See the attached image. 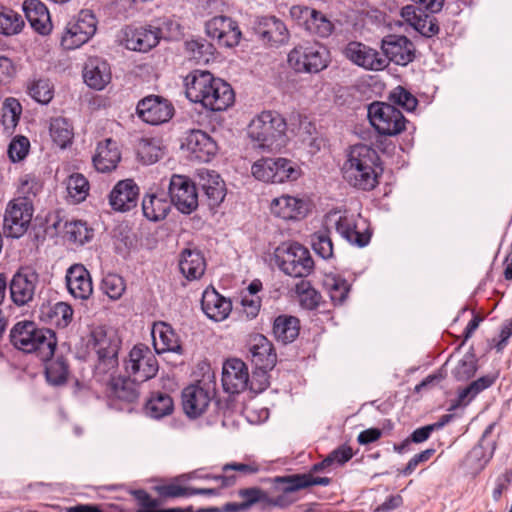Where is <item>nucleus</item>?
<instances>
[{
	"label": "nucleus",
	"mask_w": 512,
	"mask_h": 512,
	"mask_svg": "<svg viewBox=\"0 0 512 512\" xmlns=\"http://www.w3.org/2000/svg\"><path fill=\"white\" fill-rule=\"evenodd\" d=\"M270 210L274 216L281 219L297 220L306 215L308 206L302 198L282 195L272 200Z\"/></svg>",
	"instance_id": "bb28decb"
},
{
	"label": "nucleus",
	"mask_w": 512,
	"mask_h": 512,
	"mask_svg": "<svg viewBox=\"0 0 512 512\" xmlns=\"http://www.w3.org/2000/svg\"><path fill=\"white\" fill-rule=\"evenodd\" d=\"M121 341L113 328L97 326L92 329L88 346L96 355H118Z\"/></svg>",
	"instance_id": "b1692460"
},
{
	"label": "nucleus",
	"mask_w": 512,
	"mask_h": 512,
	"mask_svg": "<svg viewBox=\"0 0 512 512\" xmlns=\"http://www.w3.org/2000/svg\"><path fill=\"white\" fill-rule=\"evenodd\" d=\"M45 375L47 382L53 386H60L66 383L69 369L66 361L58 357L46 360Z\"/></svg>",
	"instance_id": "09e8293b"
},
{
	"label": "nucleus",
	"mask_w": 512,
	"mask_h": 512,
	"mask_svg": "<svg viewBox=\"0 0 512 512\" xmlns=\"http://www.w3.org/2000/svg\"><path fill=\"white\" fill-rule=\"evenodd\" d=\"M295 291L304 308L312 310L318 306L320 295L311 286L309 281L301 280L296 284Z\"/></svg>",
	"instance_id": "4d7b16f0"
},
{
	"label": "nucleus",
	"mask_w": 512,
	"mask_h": 512,
	"mask_svg": "<svg viewBox=\"0 0 512 512\" xmlns=\"http://www.w3.org/2000/svg\"><path fill=\"white\" fill-rule=\"evenodd\" d=\"M172 204L183 214H190L198 207L195 184L185 176L173 175L169 182Z\"/></svg>",
	"instance_id": "2eb2a0df"
},
{
	"label": "nucleus",
	"mask_w": 512,
	"mask_h": 512,
	"mask_svg": "<svg viewBox=\"0 0 512 512\" xmlns=\"http://www.w3.org/2000/svg\"><path fill=\"white\" fill-rule=\"evenodd\" d=\"M24 21L20 14L10 9L0 10V33L6 36L21 32Z\"/></svg>",
	"instance_id": "864d4df0"
},
{
	"label": "nucleus",
	"mask_w": 512,
	"mask_h": 512,
	"mask_svg": "<svg viewBox=\"0 0 512 512\" xmlns=\"http://www.w3.org/2000/svg\"><path fill=\"white\" fill-rule=\"evenodd\" d=\"M41 287L39 273L30 266L21 267L9 283L11 300L17 306L27 305L34 300Z\"/></svg>",
	"instance_id": "9d476101"
},
{
	"label": "nucleus",
	"mask_w": 512,
	"mask_h": 512,
	"mask_svg": "<svg viewBox=\"0 0 512 512\" xmlns=\"http://www.w3.org/2000/svg\"><path fill=\"white\" fill-rule=\"evenodd\" d=\"M250 359L255 369H273L277 356L272 343L263 335L257 334L251 338Z\"/></svg>",
	"instance_id": "cd10ccee"
},
{
	"label": "nucleus",
	"mask_w": 512,
	"mask_h": 512,
	"mask_svg": "<svg viewBox=\"0 0 512 512\" xmlns=\"http://www.w3.org/2000/svg\"><path fill=\"white\" fill-rule=\"evenodd\" d=\"M174 410V402L170 395L162 392L152 394L146 404L147 414L154 418L160 419L172 414Z\"/></svg>",
	"instance_id": "a18cd8bd"
},
{
	"label": "nucleus",
	"mask_w": 512,
	"mask_h": 512,
	"mask_svg": "<svg viewBox=\"0 0 512 512\" xmlns=\"http://www.w3.org/2000/svg\"><path fill=\"white\" fill-rule=\"evenodd\" d=\"M317 231L310 236V244L314 252L323 259H330L333 256V243L330 237L329 230Z\"/></svg>",
	"instance_id": "3c124183"
},
{
	"label": "nucleus",
	"mask_w": 512,
	"mask_h": 512,
	"mask_svg": "<svg viewBox=\"0 0 512 512\" xmlns=\"http://www.w3.org/2000/svg\"><path fill=\"white\" fill-rule=\"evenodd\" d=\"M179 267L185 278L196 280L203 276L206 262L199 250L185 249L181 253Z\"/></svg>",
	"instance_id": "58836bf2"
},
{
	"label": "nucleus",
	"mask_w": 512,
	"mask_h": 512,
	"mask_svg": "<svg viewBox=\"0 0 512 512\" xmlns=\"http://www.w3.org/2000/svg\"><path fill=\"white\" fill-rule=\"evenodd\" d=\"M323 286L335 305L343 304L350 291V285L348 282L340 275L332 273L325 275Z\"/></svg>",
	"instance_id": "79ce46f5"
},
{
	"label": "nucleus",
	"mask_w": 512,
	"mask_h": 512,
	"mask_svg": "<svg viewBox=\"0 0 512 512\" xmlns=\"http://www.w3.org/2000/svg\"><path fill=\"white\" fill-rule=\"evenodd\" d=\"M69 293L77 299L86 300L93 292L90 273L82 264L72 265L66 272Z\"/></svg>",
	"instance_id": "a878e982"
},
{
	"label": "nucleus",
	"mask_w": 512,
	"mask_h": 512,
	"mask_svg": "<svg viewBox=\"0 0 512 512\" xmlns=\"http://www.w3.org/2000/svg\"><path fill=\"white\" fill-rule=\"evenodd\" d=\"M206 33L216 39L219 45L224 47H234L239 44L241 31L235 21L226 16H217L206 23Z\"/></svg>",
	"instance_id": "a211bd4d"
},
{
	"label": "nucleus",
	"mask_w": 512,
	"mask_h": 512,
	"mask_svg": "<svg viewBox=\"0 0 512 512\" xmlns=\"http://www.w3.org/2000/svg\"><path fill=\"white\" fill-rule=\"evenodd\" d=\"M173 111L174 108L170 102L155 95L145 97L137 105L138 116L151 125L167 122L173 116Z\"/></svg>",
	"instance_id": "dca6fc26"
},
{
	"label": "nucleus",
	"mask_w": 512,
	"mask_h": 512,
	"mask_svg": "<svg viewBox=\"0 0 512 512\" xmlns=\"http://www.w3.org/2000/svg\"><path fill=\"white\" fill-rule=\"evenodd\" d=\"M389 100L406 111H413L418 104L417 98L402 86H397L391 91Z\"/></svg>",
	"instance_id": "e2e57ef3"
},
{
	"label": "nucleus",
	"mask_w": 512,
	"mask_h": 512,
	"mask_svg": "<svg viewBox=\"0 0 512 512\" xmlns=\"http://www.w3.org/2000/svg\"><path fill=\"white\" fill-rule=\"evenodd\" d=\"M171 204L166 193H149L142 200L143 214L150 221L163 220L168 215Z\"/></svg>",
	"instance_id": "e433bc0d"
},
{
	"label": "nucleus",
	"mask_w": 512,
	"mask_h": 512,
	"mask_svg": "<svg viewBox=\"0 0 512 512\" xmlns=\"http://www.w3.org/2000/svg\"><path fill=\"white\" fill-rule=\"evenodd\" d=\"M186 52L197 63H208L214 55V46L203 38L185 42Z\"/></svg>",
	"instance_id": "de8ad7c7"
},
{
	"label": "nucleus",
	"mask_w": 512,
	"mask_h": 512,
	"mask_svg": "<svg viewBox=\"0 0 512 512\" xmlns=\"http://www.w3.org/2000/svg\"><path fill=\"white\" fill-rule=\"evenodd\" d=\"M96 24V18L90 10H81L77 17L67 23L61 37V46L66 50L79 48L95 34Z\"/></svg>",
	"instance_id": "f8f14e48"
},
{
	"label": "nucleus",
	"mask_w": 512,
	"mask_h": 512,
	"mask_svg": "<svg viewBox=\"0 0 512 512\" xmlns=\"http://www.w3.org/2000/svg\"><path fill=\"white\" fill-rule=\"evenodd\" d=\"M386 57L397 65L406 66L415 58V46L402 35H387L381 41Z\"/></svg>",
	"instance_id": "aec40b11"
},
{
	"label": "nucleus",
	"mask_w": 512,
	"mask_h": 512,
	"mask_svg": "<svg viewBox=\"0 0 512 512\" xmlns=\"http://www.w3.org/2000/svg\"><path fill=\"white\" fill-rule=\"evenodd\" d=\"M287 123L275 111H263L255 116L248 127V135L257 148L277 151L286 146Z\"/></svg>",
	"instance_id": "20e7f679"
},
{
	"label": "nucleus",
	"mask_w": 512,
	"mask_h": 512,
	"mask_svg": "<svg viewBox=\"0 0 512 512\" xmlns=\"http://www.w3.org/2000/svg\"><path fill=\"white\" fill-rule=\"evenodd\" d=\"M159 40V31L156 28L140 27L126 33L125 45L129 50L147 52L154 48Z\"/></svg>",
	"instance_id": "72a5a7b5"
},
{
	"label": "nucleus",
	"mask_w": 512,
	"mask_h": 512,
	"mask_svg": "<svg viewBox=\"0 0 512 512\" xmlns=\"http://www.w3.org/2000/svg\"><path fill=\"white\" fill-rule=\"evenodd\" d=\"M253 29L259 39L271 46H278L287 43L289 32L286 25L274 16L258 17Z\"/></svg>",
	"instance_id": "6ab92c4d"
},
{
	"label": "nucleus",
	"mask_w": 512,
	"mask_h": 512,
	"mask_svg": "<svg viewBox=\"0 0 512 512\" xmlns=\"http://www.w3.org/2000/svg\"><path fill=\"white\" fill-rule=\"evenodd\" d=\"M139 188L131 179L119 181L109 194V203L115 211L125 212L136 207Z\"/></svg>",
	"instance_id": "393cba45"
},
{
	"label": "nucleus",
	"mask_w": 512,
	"mask_h": 512,
	"mask_svg": "<svg viewBox=\"0 0 512 512\" xmlns=\"http://www.w3.org/2000/svg\"><path fill=\"white\" fill-rule=\"evenodd\" d=\"M29 95L38 103L47 104L53 98L52 87L48 80L33 81L28 87Z\"/></svg>",
	"instance_id": "052dcab7"
},
{
	"label": "nucleus",
	"mask_w": 512,
	"mask_h": 512,
	"mask_svg": "<svg viewBox=\"0 0 512 512\" xmlns=\"http://www.w3.org/2000/svg\"><path fill=\"white\" fill-rule=\"evenodd\" d=\"M222 384L226 392L235 394L244 391L249 384L246 364L237 358L228 359L223 364Z\"/></svg>",
	"instance_id": "412c9836"
},
{
	"label": "nucleus",
	"mask_w": 512,
	"mask_h": 512,
	"mask_svg": "<svg viewBox=\"0 0 512 512\" xmlns=\"http://www.w3.org/2000/svg\"><path fill=\"white\" fill-rule=\"evenodd\" d=\"M156 353L181 352V345L172 327L165 322L154 323L151 331Z\"/></svg>",
	"instance_id": "2f4dec72"
},
{
	"label": "nucleus",
	"mask_w": 512,
	"mask_h": 512,
	"mask_svg": "<svg viewBox=\"0 0 512 512\" xmlns=\"http://www.w3.org/2000/svg\"><path fill=\"white\" fill-rule=\"evenodd\" d=\"M402 8V18L422 36L432 37L439 32V26L432 13L440 11L444 2H419Z\"/></svg>",
	"instance_id": "1a4fd4ad"
},
{
	"label": "nucleus",
	"mask_w": 512,
	"mask_h": 512,
	"mask_svg": "<svg viewBox=\"0 0 512 512\" xmlns=\"http://www.w3.org/2000/svg\"><path fill=\"white\" fill-rule=\"evenodd\" d=\"M185 146L191 158L200 162L210 161L218 149L216 142L201 130L190 131L186 137Z\"/></svg>",
	"instance_id": "5701e85b"
},
{
	"label": "nucleus",
	"mask_w": 512,
	"mask_h": 512,
	"mask_svg": "<svg viewBox=\"0 0 512 512\" xmlns=\"http://www.w3.org/2000/svg\"><path fill=\"white\" fill-rule=\"evenodd\" d=\"M200 185L209 200L210 206L219 205L225 198L226 190L224 182L219 174L213 170H201L199 172Z\"/></svg>",
	"instance_id": "c9c22d12"
},
{
	"label": "nucleus",
	"mask_w": 512,
	"mask_h": 512,
	"mask_svg": "<svg viewBox=\"0 0 512 512\" xmlns=\"http://www.w3.org/2000/svg\"><path fill=\"white\" fill-rule=\"evenodd\" d=\"M185 93L194 103L206 109L223 111L234 102V92L230 84L214 77L208 71L194 70L185 78Z\"/></svg>",
	"instance_id": "f257e3e1"
},
{
	"label": "nucleus",
	"mask_w": 512,
	"mask_h": 512,
	"mask_svg": "<svg viewBox=\"0 0 512 512\" xmlns=\"http://www.w3.org/2000/svg\"><path fill=\"white\" fill-rule=\"evenodd\" d=\"M305 29L319 37H328L333 31V25L325 15L315 10L314 16L308 21Z\"/></svg>",
	"instance_id": "13d9d810"
},
{
	"label": "nucleus",
	"mask_w": 512,
	"mask_h": 512,
	"mask_svg": "<svg viewBox=\"0 0 512 512\" xmlns=\"http://www.w3.org/2000/svg\"><path fill=\"white\" fill-rule=\"evenodd\" d=\"M64 227L67 239L76 244L83 245L93 237V230L82 221L66 222Z\"/></svg>",
	"instance_id": "5fc2aeb1"
},
{
	"label": "nucleus",
	"mask_w": 512,
	"mask_h": 512,
	"mask_svg": "<svg viewBox=\"0 0 512 512\" xmlns=\"http://www.w3.org/2000/svg\"><path fill=\"white\" fill-rule=\"evenodd\" d=\"M120 159L117 142L108 138L98 144L93 164L99 172L105 173L115 169Z\"/></svg>",
	"instance_id": "473e14b6"
},
{
	"label": "nucleus",
	"mask_w": 512,
	"mask_h": 512,
	"mask_svg": "<svg viewBox=\"0 0 512 512\" xmlns=\"http://www.w3.org/2000/svg\"><path fill=\"white\" fill-rule=\"evenodd\" d=\"M22 107L19 101L9 97L5 99L2 105V124L5 129H14L18 124Z\"/></svg>",
	"instance_id": "6e6d98bb"
},
{
	"label": "nucleus",
	"mask_w": 512,
	"mask_h": 512,
	"mask_svg": "<svg viewBox=\"0 0 512 512\" xmlns=\"http://www.w3.org/2000/svg\"><path fill=\"white\" fill-rule=\"evenodd\" d=\"M29 140L24 136L15 137L8 147V156L12 162L22 161L28 154Z\"/></svg>",
	"instance_id": "0e129e2a"
},
{
	"label": "nucleus",
	"mask_w": 512,
	"mask_h": 512,
	"mask_svg": "<svg viewBox=\"0 0 512 512\" xmlns=\"http://www.w3.org/2000/svg\"><path fill=\"white\" fill-rule=\"evenodd\" d=\"M343 53L351 62L368 70H381L386 66V60L377 51L360 42H350Z\"/></svg>",
	"instance_id": "4be33fe9"
},
{
	"label": "nucleus",
	"mask_w": 512,
	"mask_h": 512,
	"mask_svg": "<svg viewBox=\"0 0 512 512\" xmlns=\"http://www.w3.org/2000/svg\"><path fill=\"white\" fill-rule=\"evenodd\" d=\"M238 495L244 499L242 503L246 510L259 502L268 501L266 492L257 487L240 489Z\"/></svg>",
	"instance_id": "774afa93"
},
{
	"label": "nucleus",
	"mask_w": 512,
	"mask_h": 512,
	"mask_svg": "<svg viewBox=\"0 0 512 512\" xmlns=\"http://www.w3.org/2000/svg\"><path fill=\"white\" fill-rule=\"evenodd\" d=\"M324 226L334 228L348 243L365 247L371 239V232L360 215L330 211L325 215Z\"/></svg>",
	"instance_id": "39448f33"
},
{
	"label": "nucleus",
	"mask_w": 512,
	"mask_h": 512,
	"mask_svg": "<svg viewBox=\"0 0 512 512\" xmlns=\"http://www.w3.org/2000/svg\"><path fill=\"white\" fill-rule=\"evenodd\" d=\"M214 392L209 386L189 385L182 392V406L189 418H197L206 412Z\"/></svg>",
	"instance_id": "f3484780"
},
{
	"label": "nucleus",
	"mask_w": 512,
	"mask_h": 512,
	"mask_svg": "<svg viewBox=\"0 0 512 512\" xmlns=\"http://www.w3.org/2000/svg\"><path fill=\"white\" fill-rule=\"evenodd\" d=\"M485 433H488V430ZM485 435L486 434H484L480 442L469 451L464 460V466L469 473L473 475H477L482 471L493 455L494 448L491 443L486 442Z\"/></svg>",
	"instance_id": "4c0bfd02"
},
{
	"label": "nucleus",
	"mask_w": 512,
	"mask_h": 512,
	"mask_svg": "<svg viewBox=\"0 0 512 512\" xmlns=\"http://www.w3.org/2000/svg\"><path fill=\"white\" fill-rule=\"evenodd\" d=\"M118 370V355H97L94 377L98 382L107 386L113 382Z\"/></svg>",
	"instance_id": "a19ab883"
},
{
	"label": "nucleus",
	"mask_w": 512,
	"mask_h": 512,
	"mask_svg": "<svg viewBox=\"0 0 512 512\" xmlns=\"http://www.w3.org/2000/svg\"><path fill=\"white\" fill-rule=\"evenodd\" d=\"M165 154L162 141L156 138H143L138 146V156L147 165L156 163Z\"/></svg>",
	"instance_id": "49530a36"
},
{
	"label": "nucleus",
	"mask_w": 512,
	"mask_h": 512,
	"mask_svg": "<svg viewBox=\"0 0 512 512\" xmlns=\"http://www.w3.org/2000/svg\"><path fill=\"white\" fill-rule=\"evenodd\" d=\"M288 65L298 73H318L329 63V52L318 42H304L288 54Z\"/></svg>",
	"instance_id": "423d86ee"
},
{
	"label": "nucleus",
	"mask_w": 512,
	"mask_h": 512,
	"mask_svg": "<svg viewBox=\"0 0 512 512\" xmlns=\"http://www.w3.org/2000/svg\"><path fill=\"white\" fill-rule=\"evenodd\" d=\"M83 78L89 87L102 90L111 80L110 66L99 57H90L84 65Z\"/></svg>",
	"instance_id": "c756f323"
},
{
	"label": "nucleus",
	"mask_w": 512,
	"mask_h": 512,
	"mask_svg": "<svg viewBox=\"0 0 512 512\" xmlns=\"http://www.w3.org/2000/svg\"><path fill=\"white\" fill-rule=\"evenodd\" d=\"M49 133L53 142L60 148H66L71 143L74 136L71 123L64 117L51 119Z\"/></svg>",
	"instance_id": "c03bdc74"
},
{
	"label": "nucleus",
	"mask_w": 512,
	"mask_h": 512,
	"mask_svg": "<svg viewBox=\"0 0 512 512\" xmlns=\"http://www.w3.org/2000/svg\"><path fill=\"white\" fill-rule=\"evenodd\" d=\"M299 320L294 316L280 315L274 320L273 334L277 341L287 344L299 335Z\"/></svg>",
	"instance_id": "ea45409f"
},
{
	"label": "nucleus",
	"mask_w": 512,
	"mask_h": 512,
	"mask_svg": "<svg viewBox=\"0 0 512 512\" xmlns=\"http://www.w3.org/2000/svg\"><path fill=\"white\" fill-rule=\"evenodd\" d=\"M10 340L18 350L34 353L42 361L53 356L57 344L53 331L38 328L31 321L16 323L10 332Z\"/></svg>",
	"instance_id": "7ed1b4c3"
},
{
	"label": "nucleus",
	"mask_w": 512,
	"mask_h": 512,
	"mask_svg": "<svg viewBox=\"0 0 512 512\" xmlns=\"http://www.w3.org/2000/svg\"><path fill=\"white\" fill-rule=\"evenodd\" d=\"M368 117L378 133L394 136L405 129L406 120L403 114L391 104L374 102L368 107Z\"/></svg>",
	"instance_id": "9b49d317"
},
{
	"label": "nucleus",
	"mask_w": 512,
	"mask_h": 512,
	"mask_svg": "<svg viewBox=\"0 0 512 512\" xmlns=\"http://www.w3.org/2000/svg\"><path fill=\"white\" fill-rule=\"evenodd\" d=\"M275 483L285 484L283 491L285 493L295 492L308 487L306 474H295L290 476H278L274 479Z\"/></svg>",
	"instance_id": "69168bd1"
},
{
	"label": "nucleus",
	"mask_w": 512,
	"mask_h": 512,
	"mask_svg": "<svg viewBox=\"0 0 512 512\" xmlns=\"http://www.w3.org/2000/svg\"><path fill=\"white\" fill-rule=\"evenodd\" d=\"M23 10L31 27L38 34L47 36L52 32L50 13L44 2H23Z\"/></svg>",
	"instance_id": "7c9ffc66"
},
{
	"label": "nucleus",
	"mask_w": 512,
	"mask_h": 512,
	"mask_svg": "<svg viewBox=\"0 0 512 512\" xmlns=\"http://www.w3.org/2000/svg\"><path fill=\"white\" fill-rule=\"evenodd\" d=\"M201 307L205 315L215 322L225 320L232 310L231 301L220 295L214 288L203 292Z\"/></svg>",
	"instance_id": "c85d7f7f"
},
{
	"label": "nucleus",
	"mask_w": 512,
	"mask_h": 512,
	"mask_svg": "<svg viewBox=\"0 0 512 512\" xmlns=\"http://www.w3.org/2000/svg\"><path fill=\"white\" fill-rule=\"evenodd\" d=\"M477 370L473 355L466 354L455 367L453 374L458 380H468Z\"/></svg>",
	"instance_id": "338daca9"
},
{
	"label": "nucleus",
	"mask_w": 512,
	"mask_h": 512,
	"mask_svg": "<svg viewBox=\"0 0 512 512\" xmlns=\"http://www.w3.org/2000/svg\"><path fill=\"white\" fill-rule=\"evenodd\" d=\"M280 269L287 275L303 278L314 270V261L307 248L299 243L284 245L276 250Z\"/></svg>",
	"instance_id": "6e6552de"
},
{
	"label": "nucleus",
	"mask_w": 512,
	"mask_h": 512,
	"mask_svg": "<svg viewBox=\"0 0 512 512\" xmlns=\"http://www.w3.org/2000/svg\"><path fill=\"white\" fill-rule=\"evenodd\" d=\"M43 188L42 182L35 176L26 174L20 179L18 199H25L31 202V198L37 196Z\"/></svg>",
	"instance_id": "680f3d73"
},
{
	"label": "nucleus",
	"mask_w": 512,
	"mask_h": 512,
	"mask_svg": "<svg viewBox=\"0 0 512 512\" xmlns=\"http://www.w3.org/2000/svg\"><path fill=\"white\" fill-rule=\"evenodd\" d=\"M101 288L109 298L117 300L125 291V283L119 275L107 274L102 280Z\"/></svg>",
	"instance_id": "bf43d9fd"
},
{
	"label": "nucleus",
	"mask_w": 512,
	"mask_h": 512,
	"mask_svg": "<svg viewBox=\"0 0 512 512\" xmlns=\"http://www.w3.org/2000/svg\"><path fill=\"white\" fill-rule=\"evenodd\" d=\"M381 171L377 151L364 144L352 146L342 166L345 181L357 189L366 191L377 186Z\"/></svg>",
	"instance_id": "f03ea898"
},
{
	"label": "nucleus",
	"mask_w": 512,
	"mask_h": 512,
	"mask_svg": "<svg viewBox=\"0 0 512 512\" xmlns=\"http://www.w3.org/2000/svg\"><path fill=\"white\" fill-rule=\"evenodd\" d=\"M33 207L30 201L14 199L7 205L4 215V230L8 237L23 236L32 220Z\"/></svg>",
	"instance_id": "4468645a"
},
{
	"label": "nucleus",
	"mask_w": 512,
	"mask_h": 512,
	"mask_svg": "<svg viewBox=\"0 0 512 512\" xmlns=\"http://www.w3.org/2000/svg\"><path fill=\"white\" fill-rule=\"evenodd\" d=\"M126 372L134 381L143 383L155 377L159 365L154 353L144 344L135 345L125 364Z\"/></svg>",
	"instance_id": "ddd939ff"
},
{
	"label": "nucleus",
	"mask_w": 512,
	"mask_h": 512,
	"mask_svg": "<svg viewBox=\"0 0 512 512\" xmlns=\"http://www.w3.org/2000/svg\"><path fill=\"white\" fill-rule=\"evenodd\" d=\"M137 383L139 382L131 377L118 376L108 385V388L112 396L126 402H134L139 396Z\"/></svg>",
	"instance_id": "37998d69"
},
{
	"label": "nucleus",
	"mask_w": 512,
	"mask_h": 512,
	"mask_svg": "<svg viewBox=\"0 0 512 512\" xmlns=\"http://www.w3.org/2000/svg\"><path fill=\"white\" fill-rule=\"evenodd\" d=\"M43 313L47 315L51 324L61 328L67 327L73 317V309L65 302H57Z\"/></svg>",
	"instance_id": "8fccbe9b"
},
{
	"label": "nucleus",
	"mask_w": 512,
	"mask_h": 512,
	"mask_svg": "<svg viewBox=\"0 0 512 512\" xmlns=\"http://www.w3.org/2000/svg\"><path fill=\"white\" fill-rule=\"evenodd\" d=\"M290 132L296 138V142L309 147L310 152L319 150L315 125L306 117L296 116L291 118Z\"/></svg>",
	"instance_id": "f704fd0d"
},
{
	"label": "nucleus",
	"mask_w": 512,
	"mask_h": 512,
	"mask_svg": "<svg viewBox=\"0 0 512 512\" xmlns=\"http://www.w3.org/2000/svg\"><path fill=\"white\" fill-rule=\"evenodd\" d=\"M66 189L69 198H71L74 203H79L86 199L89 191V183L82 174L75 173L68 178Z\"/></svg>",
	"instance_id": "603ef678"
},
{
	"label": "nucleus",
	"mask_w": 512,
	"mask_h": 512,
	"mask_svg": "<svg viewBox=\"0 0 512 512\" xmlns=\"http://www.w3.org/2000/svg\"><path fill=\"white\" fill-rule=\"evenodd\" d=\"M251 173L265 183L295 181L301 175L299 166L286 158H261L253 163Z\"/></svg>",
	"instance_id": "0eeeda50"
}]
</instances>
